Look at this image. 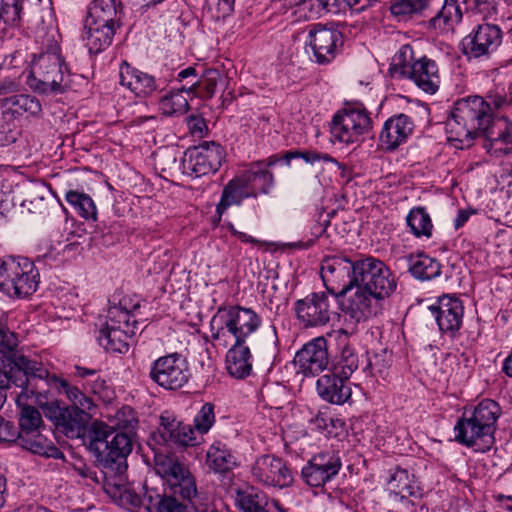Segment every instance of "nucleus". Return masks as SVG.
Here are the masks:
<instances>
[{
    "instance_id": "26",
    "label": "nucleus",
    "mask_w": 512,
    "mask_h": 512,
    "mask_svg": "<svg viewBox=\"0 0 512 512\" xmlns=\"http://www.w3.org/2000/svg\"><path fill=\"white\" fill-rule=\"evenodd\" d=\"M414 130L412 119L403 113L388 118L380 132L379 140L382 147L393 151L405 143Z\"/></svg>"
},
{
    "instance_id": "41",
    "label": "nucleus",
    "mask_w": 512,
    "mask_h": 512,
    "mask_svg": "<svg viewBox=\"0 0 512 512\" xmlns=\"http://www.w3.org/2000/svg\"><path fill=\"white\" fill-rule=\"evenodd\" d=\"M206 463L216 473H224L236 465V459L227 447L221 443L209 447Z\"/></svg>"
},
{
    "instance_id": "4",
    "label": "nucleus",
    "mask_w": 512,
    "mask_h": 512,
    "mask_svg": "<svg viewBox=\"0 0 512 512\" xmlns=\"http://www.w3.org/2000/svg\"><path fill=\"white\" fill-rule=\"evenodd\" d=\"M261 325V316L251 308L220 307L210 321L211 338L224 348L232 343L246 344Z\"/></svg>"
},
{
    "instance_id": "49",
    "label": "nucleus",
    "mask_w": 512,
    "mask_h": 512,
    "mask_svg": "<svg viewBox=\"0 0 512 512\" xmlns=\"http://www.w3.org/2000/svg\"><path fill=\"white\" fill-rule=\"evenodd\" d=\"M430 1L431 0H395L390 6V11L392 15L406 20L421 14L429 7Z\"/></svg>"
},
{
    "instance_id": "53",
    "label": "nucleus",
    "mask_w": 512,
    "mask_h": 512,
    "mask_svg": "<svg viewBox=\"0 0 512 512\" xmlns=\"http://www.w3.org/2000/svg\"><path fill=\"white\" fill-rule=\"evenodd\" d=\"M23 13V0H1L0 20L6 25H14L21 19Z\"/></svg>"
},
{
    "instance_id": "35",
    "label": "nucleus",
    "mask_w": 512,
    "mask_h": 512,
    "mask_svg": "<svg viewBox=\"0 0 512 512\" xmlns=\"http://www.w3.org/2000/svg\"><path fill=\"white\" fill-rule=\"evenodd\" d=\"M247 198H255L241 175L230 180L223 188L221 199L216 206V213L221 217L223 213L233 205H240Z\"/></svg>"
},
{
    "instance_id": "2",
    "label": "nucleus",
    "mask_w": 512,
    "mask_h": 512,
    "mask_svg": "<svg viewBox=\"0 0 512 512\" xmlns=\"http://www.w3.org/2000/svg\"><path fill=\"white\" fill-rule=\"evenodd\" d=\"M500 413L497 402L482 400L471 411L466 410L457 421L454 427L455 440L476 452L490 450L495 442L496 422Z\"/></svg>"
},
{
    "instance_id": "21",
    "label": "nucleus",
    "mask_w": 512,
    "mask_h": 512,
    "mask_svg": "<svg viewBox=\"0 0 512 512\" xmlns=\"http://www.w3.org/2000/svg\"><path fill=\"white\" fill-rule=\"evenodd\" d=\"M293 361L305 376L323 372L330 364L326 339L322 336L312 339L296 353Z\"/></svg>"
},
{
    "instance_id": "56",
    "label": "nucleus",
    "mask_w": 512,
    "mask_h": 512,
    "mask_svg": "<svg viewBox=\"0 0 512 512\" xmlns=\"http://www.w3.org/2000/svg\"><path fill=\"white\" fill-rule=\"evenodd\" d=\"M18 345L16 334L0 323V353L12 352Z\"/></svg>"
},
{
    "instance_id": "45",
    "label": "nucleus",
    "mask_w": 512,
    "mask_h": 512,
    "mask_svg": "<svg viewBox=\"0 0 512 512\" xmlns=\"http://www.w3.org/2000/svg\"><path fill=\"white\" fill-rule=\"evenodd\" d=\"M117 8L115 0H94L89 7V16L86 20L98 22L100 25H115Z\"/></svg>"
},
{
    "instance_id": "62",
    "label": "nucleus",
    "mask_w": 512,
    "mask_h": 512,
    "mask_svg": "<svg viewBox=\"0 0 512 512\" xmlns=\"http://www.w3.org/2000/svg\"><path fill=\"white\" fill-rule=\"evenodd\" d=\"M77 471L83 478L90 479L95 483L100 482L97 472L86 465L78 467Z\"/></svg>"
},
{
    "instance_id": "15",
    "label": "nucleus",
    "mask_w": 512,
    "mask_h": 512,
    "mask_svg": "<svg viewBox=\"0 0 512 512\" xmlns=\"http://www.w3.org/2000/svg\"><path fill=\"white\" fill-rule=\"evenodd\" d=\"M155 471L169 486L174 495L191 500L197 495V486L189 470L171 456L156 454Z\"/></svg>"
},
{
    "instance_id": "38",
    "label": "nucleus",
    "mask_w": 512,
    "mask_h": 512,
    "mask_svg": "<svg viewBox=\"0 0 512 512\" xmlns=\"http://www.w3.org/2000/svg\"><path fill=\"white\" fill-rule=\"evenodd\" d=\"M329 365L330 371L335 375L342 377V379H349L358 369L359 357L351 345L344 344Z\"/></svg>"
},
{
    "instance_id": "54",
    "label": "nucleus",
    "mask_w": 512,
    "mask_h": 512,
    "mask_svg": "<svg viewBox=\"0 0 512 512\" xmlns=\"http://www.w3.org/2000/svg\"><path fill=\"white\" fill-rule=\"evenodd\" d=\"M214 422V406L211 403H205L194 418V428L196 432L203 435L210 430Z\"/></svg>"
},
{
    "instance_id": "7",
    "label": "nucleus",
    "mask_w": 512,
    "mask_h": 512,
    "mask_svg": "<svg viewBox=\"0 0 512 512\" xmlns=\"http://www.w3.org/2000/svg\"><path fill=\"white\" fill-rule=\"evenodd\" d=\"M39 282L38 269L28 258L8 256L0 261V291L8 297L28 298L37 291Z\"/></svg>"
},
{
    "instance_id": "12",
    "label": "nucleus",
    "mask_w": 512,
    "mask_h": 512,
    "mask_svg": "<svg viewBox=\"0 0 512 512\" xmlns=\"http://www.w3.org/2000/svg\"><path fill=\"white\" fill-rule=\"evenodd\" d=\"M372 120L366 108L360 104H349L339 110L332 119L331 134L339 142L352 144L368 134Z\"/></svg>"
},
{
    "instance_id": "25",
    "label": "nucleus",
    "mask_w": 512,
    "mask_h": 512,
    "mask_svg": "<svg viewBox=\"0 0 512 512\" xmlns=\"http://www.w3.org/2000/svg\"><path fill=\"white\" fill-rule=\"evenodd\" d=\"M469 0H445L438 13L426 22V27L437 34L453 33L468 9Z\"/></svg>"
},
{
    "instance_id": "50",
    "label": "nucleus",
    "mask_w": 512,
    "mask_h": 512,
    "mask_svg": "<svg viewBox=\"0 0 512 512\" xmlns=\"http://www.w3.org/2000/svg\"><path fill=\"white\" fill-rule=\"evenodd\" d=\"M149 501L150 503L147 509L150 512H196L195 507L180 502L174 496L156 495L155 502H153L152 497L149 496Z\"/></svg>"
},
{
    "instance_id": "51",
    "label": "nucleus",
    "mask_w": 512,
    "mask_h": 512,
    "mask_svg": "<svg viewBox=\"0 0 512 512\" xmlns=\"http://www.w3.org/2000/svg\"><path fill=\"white\" fill-rule=\"evenodd\" d=\"M136 320L130 311L123 306L121 301L119 305L112 306L108 310L107 320L104 324L105 327L118 328V329H135Z\"/></svg>"
},
{
    "instance_id": "10",
    "label": "nucleus",
    "mask_w": 512,
    "mask_h": 512,
    "mask_svg": "<svg viewBox=\"0 0 512 512\" xmlns=\"http://www.w3.org/2000/svg\"><path fill=\"white\" fill-rule=\"evenodd\" d=\"M359 261V255L326 257L321 263L320 275L327 292L338 298L355 288Z\"/></svg>"
},
{
    "instance_id": "60",
    "label": "nucleus",
    "mask_w": 512,
    "mask_h": 512,
    "mask_svg": "<svg viewBox=\"0 0 512 512\" xmlns=\"http://www.w3.org/2000/svg\"><path fill=\"white\" fill-rule=\"evenodd\" d=\"M188 127L193 134L201 135L206 129V124L202 118L192 115L188 118Z\"/></svg>"
},
{
    "instance_id": "5",
    "label": "nucleus",
    "mask_w": 512,
    "mask_h": 512,
    "mask_svg": "<svg viewBox=\"0 0 512 512\" xmlns=\"http://www.w3.org/2000/svg\"><path fill=\"white\" fill-rule=\"evenodd\" d=\"M89 450L103 468L121 474L133 447V435L112 431L105 423L94 422L88 431Z\"/></svg>"
},
{
    "instance_id": "13",
    "label": "nucleus",
    "mask_w": 512,
    "mask_h": 512,
    "mask_svg": "<svg viewBox=\"0 0 512 512\" xmlns=\"http://www.w3.org/2000/svg\"><path fill=\"white\" fill-rule=\"evenodd\" d=\"M336 297L329 292H314L294 303L297 320L304 328L327 325L336 315Z\"/></svg>"
},
{
    "instance_id": "55",
    "label": "nucleus",
    "mask_w": 512,
    "mask_h": 512,
    "mask_svg": "<svg viewBox=\"0 0 512 512\" xmlns=\"http://www.w3.org/2000/svg\"><path fill=\"white\" fill-rule=\"evenodd\" d=\"M234 3L233 0H206V9L213 20L220 21L231 15Z\"/></svg>"
},
{
    "instance_id": "1",
    "label": "nucleus",
    "mask_w": 512,
    "mask_h": 512,
    "mask_svg": "<svg viewBox=\"0 0 512 512\" xmlns=\"http://www.w3.org/2000/svg\"><path fill=\"white\" fill-rule=\"evenodd\" d=\"M397 288V280L380 259L360 256L355 291L344 303V311L356 322L378 315L383 302Z\"/></svg>"
},
{
    "instance_id": "22",
    "label": "nucleus",
    "mask_w": 512,
    "mask_h": 512,
    "mask_svg": "<svg viewBox=\"0 0 512 512\" xmlns=\"http://www.w3.org/2000/svg\"><path fill=\"white\" fill-rule=\"evenodd\" d=\"M482 133L483 148L491 156L500 158L512 154V122L507 117L491 118Z\"/></svg>"
},
{
    "instance_id": "40",
    "label": "nucleus",
    "mask_w": 512,
    "mask_h": 512,
    "mask_svg": "<svg viewBox=\"0 0 512 512\" xmlns=\"http://www.w3.org/2000/svg\"><path fill=\"white\" fill-rule=\"evenodd\" d=\"M389 489L401 498L418 497L420 489L414 480V476L410 475L405 469L396 468L390 475L388 480Z\"/></svg>"
},
{
    "instance_id": "46",
    "label": "nucleus",
    "mask_w": 512,
    "mask_h": 512,
    "mask_svg": "<svg viewBox=\"0 0 512 512\" xmlns=\"http://www.w3.org/2000/svg\"><path fill=\"white\" fill-rule=\"evenodd\" d=\"M138 420L135 411L129 406H123L113 416L109 418V423L105 424L112 431L135 434Z\"/></svg>"
},
{
    "instance_id": "39",
    "label": "nucleus",
    "mask_w": 512,
    "mask_h": 512,
    "mask_svg": "<svg viewBox=\"0 0 512 512\" xmlns=\"http://www.w3.org/2000/svg\"><path fill=\"white\" fill-rule=\"evenodd\" d=\"M187 83L180 88L173 89L159 100V110L165 116L176 117L185 114L189 109V100L183 93L187 94Z\"/></svg>"
},
{
    "instance_id": "42",
    "label": "nucleus",
    "mask_w": 512,
    "mask_h": 512,
    "mask_svg": "<svg viewBox=\"0 0 512 512\" xmlns=\"http://www.w3.org/2000/svg\"><path fill=\"white\" fill-rule=\"evenodd\" d=\"M233 498L235 506L243 512H268L261 493L252 486L235 488Z\"/></svg>"
},
{
    "instance_id": "18",
    "label": "nucleus",
    "mask_w": 512,
    "mask_h": 512,
    "mask_svg": "<svg viewBox=\"0 0 512 512\" xmlns=\"http://www.w3.org/2000/svg\"><path fill=\"white\" fill-rule=\"evenodd\" d=\"M503 42L502 29L492 23H482L475 26L463 38L462 51L469 59L489 58Z\"/></svg>"
},
{
    "instance_id": "58",
    "label": "nucleus",
    "mask_w": 512,
    "mask_h": 512,
    "mask_svg": "<svg viewBox=\"0 0 512 512\" xmlns=\"http://www.w3.org/2000/svg\"><path fill=\"white\" fill-rule=\"evenodd\" d=\"M484 102L488 105V107L492 111V118H494V111L502 108L507 104V98L504 94L500 92H491L484 99Z\"/></svg>"
},
{
    "instance_id": "8",
    "label": "nucleus",
    "mask_w": 512,
    "mask_h": 512,
    "mask_svg": "<svg viewBox=\"0 0 512 512\" xmlns=\"http://www.w3.org/2000/svg\"><path fill=\"white\" fill-rule=\"evenodd\" d=\"M47 384L57 390L59 394L65 395L70 402L66 406V414L70 418L69 424L71 433L80 437L85 435L86 428L97 413V405L93 398L82 392L77 386L72 385L66 379L47 372Z\"/></svg>"
},
{
    "instance_id": "37",
    "label": "nucleus",
    "mask_w": 512,
    "mask_h": 512,
    "mask_svg": "<svg viewBox=\"0 0 512 512\" xmlns=\"http://www.w3.org/2000/svg\"><path fill=\"white\" fill-rule=\"evenodd\" d=\"M409 272L421 281L432 280L441 274V264L424 253L408 257Z\"/></svg>"
},
{
    "instance_id": "16",
    "label": "nucleus",
    "mask_w": 512,
    "mask_h": 512,
    "mask_svg": "<svg viewBox=\"0 0 512 512\" xmlns=\"http://www.w3.org/2000/svg\"><path fill=\"white\" fill-rule=\"evenodd\" d=\"M342 467L340 450L334 445L313 455L302 468L301 475L311 487H321L335 478Z\"/></svg>"
},
{
    "instance_id": "36",
    "label": "nucleus",
    "mask_w": 512,
    "mask_h": 512,
    "mask_svg": "<svg viewBox=\"0 0 512 512\" xmlns=\"http://www.w3.org/2000/svg\"><path fill=\"white\" fill-rule=\"evenodd\" d=\"M133 329H118L103 326L99 330L97 340L107 351L126 353L129 349L128 339L133 335Z\"/></svg>"
},
{
    "instance_id": "63",
    "label": "nucleus",
    "mask_w": 512,
    "mask_h": 512,
    "mask_svg": "<svg viewBox=\"0 0 512 512\" xmlns=\"http://www.w3.org/2000/svg\"><path fill=\"white\" fill-rule=\"evenodd\" d=\"M471 213L467 210H459L454 220L455 229L461 228L469 219Z\"/></svg>"
},
{
    "instance_id": "19",
    "label": "nucleus",
    "mask_w": 512,
    "mask_h": 512,
    "mask_svg": "<svg viewBox=\"0 0 512 512\" xmlns=\"http://www.w3.org/2000/svg\"><path fill=\"white\" fill-rule=\"evenodd\" d=\"M307 30L306 44L312 50L315 62L318 64L331 62L343 44L342 33L321 23L310 24Z\"/></svg>"
},
{
    "instance_id": "20",
    "label": "nucleus",
    "mask_w": 512,
    "mask_h": 512,
    "mask_svg": "<svg viewBox=\"0 0 512 512\" xmlns=\"http://www.w3.org/2000/svg\"><path fill=\"white\" fill-rule=\"evenodd\" d=\"M251 473L255 481L268 487H285L292 483L293 476L285 462L274 455H262L254 462Z\"/></svg>"
},
{
    "instance_id": "3",
    "label": "nucleus",
    "mask_w": 512,
    "mask_h": 512,
    "mask_svg": "<svg viewBox=\"0 0 512 512\" xmlns=\"http://www.w3.org/2000/svg\"><path fill=\"white\" fill-rule=\"evenodd\" d=\"M492 111L480 96H469L456 101L446 121L448 140L469 147L474 138L491 122Z\"/></svg>"
},
{
    "instance_id": "30",
    "label": "nucleus",
    "mask_w": 512,
    "mask_h": 512,
    "mask_svg": "<svg viewBox=\"0 0 512 512\" xmlns=\"http://www.w3.org/2000/svg\"><path fill=\"white\" fill-rule=\"evenodd\" d=\"M159 432L166 442H172L180 446H193L197 443L196 430L190 425L183 424L171 415L161 416Z\"/></svg>"
},
{
    "instance_id": "57",
    "label": "nucleus",
    "mask_w": 512,
    "mask_h": 512,
    "mask_svg": "<svg viewBox=\"0 0 512 512\" xmlns=\"http://www.w3.org/2000/svg\"><path fill=\"white\" fill-rule=\"evenodd\" d=\"M20 136V130L10 125L1 126L0 127V147L9 146L12 143H15L18 137Z\"/></svg>"
},
{
    "instance_id": "48",
    "label": "nucleus",
    "mask_w": 512,
    "mask_h": 512,
    "mask_svg": "<svg viewBox=\"0 0 512 512\" xmlns=\"http://www.w3.org/2000/svg\"><path fill=\"white\" fill-rule=\"evenodd\" d=\"M65 199L84 219H96V206L88 194L69 190L65 194Z\"/></svg>"
},
{
    "instance_id": "9",
    "label": "nucleus",
    "mask_w": 512,
    "mask_h": 512,
    "mask_svg": "<svg viewBox=\"0 0 512 512\" xmlns=\"http://www.w3.org/2000/svg\"><path fill=\"white\" fill-rule=\"evenodd\" d=\"M4 354L0 353V409L7 398L6 389L11 385L26 389L29 377L42 379L47 376V369L36 358L22 353Z\"/></svg>"
},
{
    "instance_id": "44",
    "label": "nucleus",
    "mask_w": 512,
    "mask_h": 512,
    "mask_svg": "<svg viewBox=\"0 0 512 512\" xmlns=\"http://www.w3.org/2000/svg\"><path fill=\"white\" fill-rule=\"evenodd\" d=\"M406 222L416 237H431L433 224L424 207L412 208L406 217Z\"/></svg>"
},
{
    "instance_id": "34",
    "label": "nucleus",
    "mask_w": 512,
    "mask_h": 512,
    "mask_svg": "<svg viewBox=\"0 0 512 512\" xmlns=\"http://www.w3.org/2000/svg\"><path fill=\"white\" fill-rule=\"evenodd\" d=\"M226 355V365L229 374L243 379L251 374L252 355L247 344L232 343Z\"/></svg>"
},
{
    "instance_id": "43",
    "label": "nucleus",
    "mask_w": 512,
    "mask_h": 512,
    "mask_svg": "<svg viewBox=\"0 0 512 512\" xmlns=\"http://www.w3.org/2000/svg\"><path fill=\"white\" fill-rule=\"evenodd\" d=\"M416 61L412 46L408 44L401 46L392 59L391 76L394 78H408Z\"/></svg>"
},
{
    "instance_id": "23",
    "label": "nucleus",
    "mask_w": 512,
    "mask_h": 512,
    "mask_svg": "<svg viewBox=\"0 0 512 512\" xmlns=\"http://www.w3.org/2000/svg\"><path fill=\"white\" fill-rule=\"evenodd\" d=\"M281 161L279 155H271L267 159L252 162L240 175L255 198L259 194H269L274 187L275 179L270 168Z\"/></svg>"
},
{
    "instance_id": "52",
    "label": "nucleus",
    "mask_w": 512,
    "mask_h": 512,
    "mask_svg": "<svg viewBox=\"0 0 512 512\" xmlns=\"http://www.w3.org/2000/svg\"><path fill=\"white\" fill-rule=\"evenodd\" d=\"M280 158H281V161H284L288 166L290 165L291 160L296 159V158H301L306 163H309L312 165L317 162H321V161L338 164V162L334 158H332L329 154L320 153L316 150L288 151Z\"/></svg>"
},
{
    "instance_id": "14",
    "label": "nucleus",
    "mask_w": 512,
    "mask_h": 512,
    "mask_svg": "<svg viewBox=\"0 0 512 512\" xmlns=\"http://www.w3.org/2000/svg\"><path fill=\"white\" fill-rule=\"evenodd\" d=\"M149 377L164 389H180L190 377L188 363L177 352L161 356L151 363Z\"/></svg>"
},
{
    "instance_id": "11",
    "label": "nucleus",
    "mask_w": 512,
    "mask_h": 512,
    "mask_svg": "<svg viewBox=\"0 0 512 512\" xmlns=\"http://www.w3.org/2000/svg\"><path fill=\"white\" fill-rule=\"evenodd\" d=\"M17 432L18 444L26 450L46 457H57L58 448L43 435L44 429L41 413L33 406L26 405L21 408Z\"/></svg>"
},
{
    "instance_id": "6",
    "label": "nucleus",
    "mask_w": 512,
    "mask_h": 512,
    "mask_svg": "<svg viewBox=\"0 0 512 512\" xmlns=\"http://www.w3.org/2000/svg\"><path fill=\"white\" fill-rule=\"evenodd\" d=\"M30 74V86L39 93L60 94L69 87V69L56 44L33 58Z\"/></svg>"
},
{
    "instance_id": "47",
    "label": "nucleus",
    "mask_w": 512,
    "mask_h": 512,
    "mask_svg": "<svg viewBox=\"0 0 512 512\" xmlns=\"http://www.w3.org/2000/svg\"><path fill=\"white\" fill-rule=\"evenodd\" d=\"M41 408L45 417L51 420L67 437L79 438L78 435L71 433L69 426L71 421L66 414V407H62L57 401H53L42 404Z\"/></svg>"
},
{
    "instance_id": "29",
    "label": "nucleus",
    "mask_w": 512,
    "mask_h": 512,
    "mask_svg": "<svg viewBox=\"0 0 512 512\" xmlns=\"http://www.w3.org/2000/svg\"><path fill=\"white\" fill-rule=\"evenodd\" d=\"M348 379H342L331 372L321 376L316 382L318 395L326 402L341 405L351 397V388Z\"/></svg>"
},
{
    "instance_id": "59",
    "label": "nucleus",
    "mask_w": 512,
    "mask_h": 512,
    "mask_svg": "<svg viewBox=\"0 0 512 512\" xmlns=\"http://www.w3.org/2000/svg\"><path fill=\"white\" fill-rule=\"evenodd\" d=\"M19 88V82L13 79L6 78L0 82V97H8L9 94L13 95Z\"/></svg>"
},
{
    "instance_id": "31",
    "label": "nucleus",
    "mask_w": 512,
    "mask_h": 512,
    "mask_svg": "<svg viewBox=\"0 0 512 512\" xmlns=\"http://www.w3.org/2000/svg\"><path fill=\"white\" fill-rule=\"evenodd\" d=\"M408 79H411L425 93L434 94L440 86L438 65L434 60L424 56L416 61Z\"/></svg>"
},
{
    "instance_id": "64",
    "label": "nucleus",
    "mask_w": 512,
    "mask_h": 512,
    "mask_svg": "<svg viewBox=\"0 0 512 512\" xmlns=\"http://www.w3.org/2000/svg\"><path fill=\"white\" fill-rule=\"evenodd\" d=\"M496 500L501 503V506L508 510L512 511V495H503L498 494L495 496Z\"/></svg>"
},
{
    "instance_id": "24",
    "label": "nucleus",
    "mask_w": 512,
    "mask_h": 512,
    "mask_svg": "<svg viewBox=\"0 0 512 512\" xmlns=\"http://www.w3.org/2000/svg\"><path fill=\"white\" fill-rule=\"evenodd\" d=\"M429 310L442 332L454 334L460 329L464 308L458 298L444 295L439 298L436 305H430Z\"/></svg>"
},
{
    "instance_id": "28",
    "label": "nucleus",
    "mask_w": 512,
    "mask_h": 512,
    "mask_svg": "<svg viewBox=\"0 0 512 512\" xmlns=\"http://www.w3.org/2000/svg\"><path fill=\"white\" fill-rule=\"evenodd\" d=\"M120 84L129 89L135 96L146 98L158 88L155 77L141 71L123 61L119 68Z\"/></svg>"
},
{
    "instance_id": "32",
    "label": "nucleus",
    "mask_w": 512,
    "mask_h": 512,
    "mask_svg": "<svg viewBox=\"0 0 512 512\" xmlns=\"http://www.w3.org/2000/svg\"><path fill=\"white\" fill-rule=\"evenodd\" d=\"M0 105L4 117L11 116L12 118H17L24 114L35 116L42 110L39 100L27 94H13L4 97L0 99Z\"/></svg>"
},
{
    "instance_id": "33",
    "label": "nucleus",
    "mask_w": 512,
    "mask_h": 512,
    "mask_svg": "<svg viewBox=\"0 0 512 512\" xmlns=\"http://www.w3.org/2000/svg\"><path fill=\"white\" fill-rule=\"evenodd\" d=\"M115 34V25L104 24L86 20L84 26L83 40L91 53H100L112 42Z\"/></svg>"
},
{
    "instance_id": "17",
    "label": "nucleus",
    "mask_w": 512,
    "mask_h": 512,
    "mask_svg": "<svg viewBox=\"0 0 512 512\" xmlns=\"http://www.w3.org/2000/svg\"><path fill=\"white\" fill-rule=\"evenodd\" d=\"M223 159V149L219 144L204 142L186 150L182 158L183 172L196 178L215 173Z\"/></svg>"
},
{
    "instance_id": "27",
    "label": "nucleus",
    "mask_w": 512,
    "mask_h": 512,
    "mask_svg": "<svg viewBox=\"0 0 512 512\" xmlns=\"http://www.w3.org/2000/svg\"><path fill=\"white\" fill-rule=\"evenodd\" d=\"M176 79L180 82L187 81V95L192 97L211 98L215 94L218 81L221 76L217 70H208L199 77L197 70L190 66L178 72Z\"/></svg>"
},
{
    "instance_id": "61",
    "label": "nucleus",
    "mask_w": 512,
    "mask_h": 512,
    "mask_svg": "<svg viewBox=\"0 0 512 512\" xmlns=\"http://www.w3.org/2000/svg\"><path fill=\"white\" fill-rule=\"evenodd\" d=\"M228 229H229V231L231 232L232 235H234L235 237H237L240 241H242L244 243H251V244L259 243V241L256 238H254V237H252V236H250V235H248V234H246L244 232L238 231L234 227L233 224H229L228 225Z\"/></svg>"
}]
</instances>
